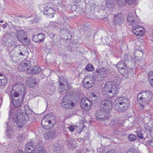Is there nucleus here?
Listing matches in <instances>:
<instances>
[{"label": "nucleus", "instance_id": "58", "mask_svg": "<svg viewBox=\"0 0 153 153\" xmlns=\"http://www.w3.org/2000/svg\"><path fill=\"white\" fill-rule=\"evenodd\" d=\"M59 85L60 86H62L63 85V83L62 82H60Z\"/></svg>", "mask_w": 153, "mask_h": 153}, {"label": "nucleus", "instance_id": "29", "mask_svg": "<svg viewBox=\"0 0 153 153\" xmlns=\"http://www.w3.org/2000/svg\"><path fill=\"white\" fill-rule=\"evenodd\" d=\"M21 47H19V50L17 51L18 53L20 56H24L25 54L27 53V52L25 51V48L24 47L22 48V49H21Z\"/></svg>", "mask_w": 153, "mask_h": 153}, {"label": "nucleus", "instance_id": "39", "mask_svg": "<svg viewBox=\"0 0 153 153\" xmlns=\"http://www.w3.org/2000/svg\"><path fill=\"white\" fill-rule=\"evenodd\" d=\"M117 3L121 6H124V0H117Z\"/></svg>", "mask_w": 153, "mask_h": 153}, {"label": "nucleus", "instance_id": "32", "mask_svg": "<svg viewBox=\"0 0 153 153\" xmlns=\"http://www.w3.org/2000/svg\"><path fill=\"white\" fill-rule=\"evenodd\" d=\"M128 138L130 141H133L136 139V137L134 134H131L128 135Z\"/></svg>", "mask_w": 153, "mask_h": 153}, {"label": "nucleus", "instance_id": "28", "mask_svg": "<svg viewBox=\"0 0 153 153\" xmlns=\"http://www.w3.org/2000/svg\"><path fill=\"white\" fill-rule=\"evenodd\" d=\"M120 122L119 120H112L110 123V124L111 126L113 127L118 126L119 125Z\"/></svg>", "mask_w": 153, "mask_h": 153}, {"label": "nucleus", "instance_id": "61", "mask_svg": "<svg viewBox=\"0 0 153 153\" xmlns=\"http://www.w3.org/2000/svg\"><path fill=\"white\" fill-rule=\"evenodd\" d=\"M0 22L1 23H2L3 22V21L2 20H1L0 21Z\"/></svg>", "mask_w": 153, "mask_h": 153}, {"label": "nucleus", "instance_id": "35", "mask_svg": "<svg viewBox=\"0 0 153 153\" xmlns=\"http://www.w3.org/2000/svg\"><path fill=\"white\" fill-rule=\"evenodd\" d=\"M34 150L31 149L30 148H29L26 146L25 148V152L26 153H32L33 151Z\"/></svg>", "mask_w": 153, "mask_h": 153}, {"label": "nucleus", "instance_id": "9", "mask_svg": "<svg viewBox=\"0 0 153 153\" xmlns=\"http://www.w3.org/2000/svg\"><path fill=\"white\" fill-rule=\"evenodd\" d=\"M107 73L106 68H102L96 70L95 73L94 74L93 77L95 80L98 81H100L105 77Z\"/></svg>", "mask_w": 153, "mask_h": 153}, {"label": "nucleus", "instance_id": "62", "mask_svg": "<svg viewBox=\"0 0 153 153\" xmlns=\"http://www.w3.org/2000/svg\"><path fill=\"white\" fill-rule=\"evenodd\" d=\"M20 17V16H19V17ZM19 17H18V16H16V19H17Z\"/></svg>", "mask_w": 153, "mask_h": 153}, {"label": "nucleus", "instance_id": "14", "mask_svg": "<svg viewBox=\"0 0 153 153\" xmlns=\"http://www.w3.org/2000/svg\"><path fill=\"white\" fill-rule=\"evenodd\" d=\"M45 139L46 140H52L56 136V131L55 129L49 131L44 134Z\"/></svg>", "mask_w": 153, "mask_h": 153}, {"label": "nucleus", "instance_id": "30", "mask_svg": "<svg viewBox=\"0 0 153 153\" xmlns=\"http://www.w3.org/2000/svg\"><path fill=\"white\" fill-rule=\"evenodd\" d=\"M114 6L113 4H107L106 5V7H104V9L103 8H100V10H99V11H102V12H104L105 10H106L107 8L108 10H110L111 8L113 7Z\"/></svg>", "mask_w": 153, "mask_h": 153}, {"label": "nucleus", "instance_id": "40", "mask_svg": "<svg viewBox=\"0 0 153 153\" xmlns=\"http://www.w3.org/2000/svg\"><path fill=\"white\" fill-rule=\"evenodd\" d=\"M125 2L129 4H132L134 3L136 0H125Z\"/></svg>", "mask_w": 153, "mask_h": 153}, {"label": "nucleus", "instance_id": "24", "mask_svg": "<svg viewBox=\"0 0 153 153\" xmlns=\"http://www.w3.org/2000/svg\"><path fill=\"white\" fill-rule=\"evenodd\" d=\"M125 65L123 68L119 70V72L121 74L123 75H124L125 74H127L128 72V70L127 67V64L125 63Z\"/></svg>", "mask_w": 153, "mask_h": 153}, {"label": "nucleus", "instance_id": "11", "mask_svg": "<svg viewBox=\"0 0 153 153\" xmlns=\"http://www.w3.org/2000/svg\"><path fill=\"white\" fill-rule=\"evenodd\" d=\"M80 105L81 108L85 110H88L91 108V101L87 97L82 98L81 100Z\"/></svg>", "mask_w": 153, "mask_h": 153}, {"label": "nucleus", "instance_id": "49", "mask_svg": "<svg viewBox=\"0 0 153 153\" xmlns=\"http://www.w3.org/2000/svg\"><path fill=\"white\" fill-rule=\"evenodd\" d=\"M107 4H113L112 3V1L111 0H107L106 1Z\"/></svg>", "mask_w": 153, "mask_h": 153}, {"label": "nucleus", "instance_id": "45", "mask_svg": "<svg viewBox=\"0 0 153 153\" xmlns=\"http://www.w3.org/2000/svg\"><path fill=\"white\" fill-rule=\"evenodd\" d=\"M121 131V130H120L119 129H117L115 130L113 132V133L114 134L117 135L119 134L120 133Z\"/></svg>", "mask_w": 153, "mask_h": 153}, {"label": "nucleus", "instance_id": "21", "mask_svg": "<svg viewBox=\"0 0 153 153\" xmlns=\"http://www.w3.org/2000/svg\"><path fill=\"white\" fill-rule=\"evenodd\" d=\"M44 13L45 15L48 16L53 15L52 16H53V14L56 13V11L52 7H49L47 6L45 8L44 7Z\"/></svg>", "mask_w": 153, "mask_h": 153}, {"label": "nucleus", "instance_id": "51", "mask_svg": "<svg viewBox=\"0 0 153 153\" xmlns=\"http://www.w3.org/2000/svg\"><path fill=\"white\" fill-rule=\"evenodd\" d=\"M12 53V52H11L10 53V56L11 58H12L13 57V54Z\"/></svg>", "mask_w": 153, "mask_h": 153}, {"label": "nucleus", "instance_id": "54", "mask_svg": "<svg viewBox=\"0 0 153 153\" xmlns=\"http://www.w3.org/2000/svg\"><path fill=\"white\" fill-rule=\"evenodd\" d=\"M68 49H69V50H70V49H71V50H70V51H71V52H72V51H74V50H72L71 48V47H70V46H68Z\"/></svg>", "mask_w": 153, "mask_h": 153}, {"label": "nucleus", "instance_id": "22", "mask_svg": "<svg viewBox=\"0 0 153 153\" xmlns=\"http://www.w3.org/2000/svg\"><path fill=\"white\" fill-rule=\"evenodd\" d=\"M53 150L54 153H62V147L60 144H58L57 143H55L53 145Z\"/></svg>", "mask_w": 153, "mask_h": 153}, {"label": "nucleus", "instance_id": "25", "mask_svg": "<svg viewBox=\"0 0 153 153\" xmlns=\"http://www.w3.org/2000/svg\"><path fill=\"white\" fill-rule=\"evenodd\" d=\"M26 146L29 148H30L31 149L34 150L35 149L37 148V146L35 145V143L31 141H30L27 142L26 144Z\"/></svg>", "mask_w": 153, "mask_h": 153}, {"label": "nucleus", "instance_id": "50", "mask_svg": "<svg viewBox=\"0 0 153 153\" xmlns=\"http://www.w3.org/2000/svg\"><path fill=\"white\" fill-rule=\"evenodd\" d=\"M150 84L151 86L153 87V80H149Z\"/></svg>", "mask_w": 153, "mask_h": 153}, {"label": "nucleus", "instance_id": "16", "mask_svg": "<svg viewBox=\"0 0 153 153\" xmlns=\"http://www.w3.org/2000/svg\"><path fill=\"white\" fill-rule=\"evenodd\" d=\"M83 85L86 89H89L93 87L94 85V80H91L88 77H85L83 80Z\"/></svg>", "mask_w": 153, "mask_h": 153}, {"label": "nucleus", "instance_id": "47", "mask_svg": "<svg viewBox=\"0 0 153 153\" xmlns=\"http://www.w3.org/2000/svg\"><path fill=\"white\" fill-rule=\"evenodd\" d=\"M59 91L62 94H64V91L63 87L62 88H60L59 89Z\"/></svg>", "mask_w": 153, "mask_h": 153}, {"label": "nucleus", "instance_id": "46", "mask_svg": "<svg viewBox=\"0 0 153 153\" xmlns=\"http://www.w3.org/2000/svg\"><path fill=\"white\" fill-rule=\"evenodd\" d=\"M149 144L150 146L153 147V141L151 140H148L146 141Z\"/></svg>", "mask_w": 153, "mask_h": 153}, {"label": "nucleus", "instance_id": "6", "mask_svg": "<svg viewBox=\"0 0 153 153\" xmlns=\"http://www.w3.org/2000/svg\"><path fill=\"white\" fill-rule=\"evenodd\" d=\"M152 98V93L149 90L143 91L137 96L138 102H142L144 104H148L151 100Z\"/></svg>", "mask_w": 153, "mask_h": 153}, {"label": "nucleus", "instance_id": "4", "mask_svg": "<svg viewBox=\"0 0 153 153\" xmlns=\"http://www.w3.org/2000/svg\"><path fill=\"white\" fill-rule=\"evenodd\" d=\"M114 108L118 112H124L130 107V101L126 97L122 96L115 99Z\"/></svg>", "mask_w": 153, "mask_h": 153}, {"label": "nucleus", "instance_id": "3", "mask_svg": "<svg viewBox=\"0 0 153 153\" xmlns=\"http://www.w3.org/2000/svg\"><path fill=\"white\" fill-rule=\"evenodd\" d=\"M29 119V116L27 114L24 113L20 114V112L18 111L16 113V110H14L10 108L9 112V120H13L14 122L16 123L18 127L22 128L25 123L28 121Z\"/></svg>", "mask_w": 153, "mask_h": 153}, {"label": "nucleus", "instance_id": "38", "mask_svg": "<svg viewBox=\"0 0 153 153\" xmlns=\"http://www.w3.org/2000/svg\"><path fill=\"white\" fill-rule=\"evenodd\" d=\"M38 149L37 153H46L45 151L42 147H39Z\"/></svg>", "mask_w": 153, "mask_h": 153}, {"label": "nucleus", "instance_id": "63", "mask_svg": "<svg viewBox=\"0 0 153 153\" xmlns=\"http://www.w3.org/2000/svg\"><path fill=\"white\" fill-rule=\"evenodd\" d=\"M147 138H146L145 137L144 138V139L146 140V139Z\"/></svg>", "mask_w": 153, "mask_h": 153}, {"label": "nucleus", "instance_id": "57", "mask_svg": "<svg viewBox=\"0 0 153 153\" xmlns=\"http://www.w3.org/2000/svg\"><path fill=\"white\" fill-rule=\"evenodd\" d=\"M106 153H114V152H112V151H108L107 152H106Z\"/></svg>", "mask_w": 153, "mask_h": 153}, {"label": "nucleus", "instance_id": "2", "mask_svg": "<svg viewBox=\"0 0 153 153\" xmlns=\"http://www.w3.org/2000/svg\"><path fill=\"white\" fill-rule=\"evenodd\" d=\"M127 22L131 26L132 33L135 35L141 36L144 34V29L141 26L140 19L134 13H128L127 17Z\"/></svg>", "mask_w": 153, "mask_h": 153}, {"label": "nucleus", "instance_id": "5", "mask_svg": "<svg viewBox=\"0 0 153 153\" xmlns=\"http://www.w3.org/2000/svg\"><path fill=\"white\" fill-rule=\"evenodd\" d=\"M102 91L105 94H110L109 97L112 98L117 94L118 88L113 85V82H108L106 83L102 88Z\"/></svg>", "mask_w": 153, "mask_h": 153}, {"label": "nucleus", "instance_id": "48", "mask_svg": "<svg viewBox=\"0 0 153 153\" xmlns=\"http://www.w3.org/2000/svg\"><path fill=\"white\" fill-rule=\"evenodd\" d=\"M74 103L73 102H71L70 101V108H71L72 107L74 106Z\"/></svg>", "mask_w": 153, "mask_h": 153}, {"label": "nucleus", "instance_id": "55", "mask_svg": "<svg viewBox=\"0 0 153 153\" xmlns=\"http://www.w3.org/2000/svg\"><path fill=\"white\" fill-rule=\"evenodd\" d=\"M92 97H95V98L96 97L97 98L96 95H95V94H92Z\"/></svg>", "mask_w": 153, "mask_h": 153}, {"label": "nucleus", "instance_id": "1", "mask_svg": "<svg viewBox=\"0 0 153 153\" xmlns=\"http://www.w3.org/2000/svg\"><path fill=\"white\" fill-rule=\"evenodd\" d=\"M10 93L14 106L16 108L21 106L25 94L24 85L21 83L16 84L13 86Z\"/></svg>", "mask_w": 153, "mask_h": 153}, {"label": "nucleus", "instance_id": "33", "mask_svg": "<svg viewBox=\"0 0 153 153\" xmlns=\"http://www.w3.org/2000/svg\"><path fill=\"white\" fill-rule=\"evenodd\" d=\"M18 142H22L25 140V137L23 134H20L17 137Z\"/></svg>", "mask_w": 153, "mask_h": 153}, {"label": "nucleus", "instance_id": "15", "mask_svg": "<svg viewBox=\"0 0 153 153\" xmlns=\"http://www.w3.org/2000/svg\"><path fill=\"white\" fill-rule=\"evenodd\" d=\"M6 124L7 125V132H6V135L8 137L10 138V137L13 135L14 133L13 130V122H6Z\"/></svg>", "mask_w": 153, "mask_h": 153}, {"label": "nucleus", "instance_id": "27", "mask_svg": "<svg viewBox=\"0 0 153 153\" xmlns=\"http://www.w3.org/2000/svg\"><path fill=\"white\" fill-rule=\"evenodd\" d=\"M125 65V62H124L123 61H120L116 65V67L119 71V70L123 68Z\"/></svg>", "mask_w": 153, "mask_h": 153}, {"label": "nucleus", "instance_id": "23", "mask_svg": "<svg viewBox=\"0 0 153 153\" xmlns=\"http://www.w3.org/2000/svg\"><path fill=\"white\" fill-rule=\"evenodd\" d=\"M7 79L5 76L2 74L0 73V87L4 86L7 84Z\"/></svg>", "mask_w": 153, "mask_h": 153}, {"label": "nucleus", "instance_id": "34", "mask_svg": "<svg viewBox=\"0 0 153 153\" xmlns=\"http://www.w3.org/2000/svg\"><path fill=\"white\" fill-rule=\"evenodd\" d=\"M140 131L137 130L136 133L137 134V137L140 139H142L144 138V137L143 136V134L141 133L140 130V129H139Z\"/></svg>", "mask_w": 153, "mask_h": 153}, {"label": "nucleus", "instance_id": "13", "mask_svg": "<svg viewBox=\"0 0 153 153\" xmlns=\"http://www.w3.org/2000/svg\"><path fill=\"white\" fill-rule=\"evenodd\" d=\"M108 113L105 112L103 109L97 111L96 114L97 120L98 121L105 120L107 118L105 116Z\"/></svg>", "mask_w": 153, "mask_h": 153}, {"label": "nucleus", "instance_id": "36", "mask_svg": "<svg viewBox=\"0 0 153 153\" xmlns=\"http://www.w3.org/2000/svg\"><path fill=\"white\" fill-rule=\"evenodd\" d=\"M148 79L149 80H153V71H150L148 74Z\"/></svg>", "mask_w": 153, "mask_h": 153}, {"label": "nucleus", "instance_id": "8", "mask_svg": "<svg viewBox=\"0 0 153 153\" xmlns=\"http://www.w3.org/2000/svg\"><path fill=\"white\" fill-rule=\"evenodd\" d=\"M17 40L24 45H28L30 44L29 39L25 35V32L23 30L17 32Z\"/></svg>", "mask_w": 153, "mask_h": 153}, {"label": "nucleus", "instance_id": "52", "mask_svg": "<svg viewBox=\"0 0 153 153\" xmlns=\"http://www.w3.org/2000/svg\"><path fill=\"white\" fill-rule=\"evenodd\" d=\"M74 143L73 142H71V141H70L68 145H69L70 144L72 146H74Z\"/></svg>", "mask_w": 153, "mask_h": 153}, {"label": "nucleus", "instance_id": "7", "mask_svg": "<svg viewBox=\"0 0 153 153\" xmlns=\"http://www.w3.org/2000/svg\"><path fill=\"white\" fill-rule=\"evenodd\" d=\"M56 123L54 117L52 116H47L41 121L42 127L47 129L53 128Z\"/></svg>", "mask_w": 153, "mask_h": 153}, {"label": "nucleus", "instance_id": "20", "mask_svg": "<svg viewBox=\"0 0 153 153\" xmlns=\"http://www.w3.org/2000/svg\"><path fill=\"white\" fill-rule=\"evenodd\" d=\"M42 71V69L38 66H34L30 68L27 71V74H38Z\"/></svg>", "mask_w": 153, "mask_h": 153}, {"label": "nucleus", "instance_id": "17", "mask_svg": "<svg viewBox=\"0 0 153 153\" xmlns=\"http://www.w3.org/2000/svg\"><path fill=\"white\" fill-rule=\"evenodd\" d=\"M124 19L122 14H117L114 16V24L116 25H121L123 23Z\"/></svg>", "mask_w": 153, "mask_h": 153}, {"label": "nucleus", "instance_id": "53", "mask_svg": "<svg viewBox=\"0 0 153 153\" xmlns=\"http://www.w3.org/2000/svg\"><path fill=\"white\" fill-rule=\"evenodd\" d=\"M97 98L96 97L95 98L94 97H91V100L93 101H95V100H96L97 99Z\"/></svg>", "mask_w": 153, "mask_h": 153}, {"label": "nucleus", "instance_id": "44", "mask_svg": "<svg viewBox=\"0 0 153 153\" xmlns=\"http://www.w3.org/2000/svg\"><path fill=\"white\" fill-rule=\"evenodd\" d=\"M77 6L76 5H73L71 6V11L73 12L74 11L75 12Z\"/></svg>", "mask_w": 153, "mask_h": 153}, {"label": "nucleus", "instance_id": "10", "mask_svg": "<svg viewBox=\"0 0 153 153\" xmlns=\"http://www.w3.org/2000/svg\"><path fill=\"white\" fill-rule=\"evenodd\" d=\"M101 105L102 106V109L106 113H109L112 108V103L111 101L108 99H105L101 102Z\"/></svg>", "mask_w": 153, "mask_h": 153}, {"label": "nucleus", "instance_id": "60", "mask_svg": "<svg viewBox=\"0 0 153 153\" xmlns=\"http://www.w3.org/2000/svg\"><path fill=\"white\" fill-rule=\"evenodd\" d=\"M33 83L34 84H35V85H36V81L34 82V81H33Z\"/></svg>", "mask_w": 153, "mask_h": 153}, {"label": "nucleus", "instance_id": "19", "mask_svg": "<svg viewBox=\"0 0 153 153\" xmlns=\"http://www.w3.org/2000/svg\"><path fill=\"white\" fill-rule=\"evenodd\" d=\"M45 37L43 33H39L33 36V40L36 42L40 43L44 42Z\"/></svg>", "mask_w": 153, "mask_h": 153}, {"label": "nucleus", "instance_id": "12", "mask_svg": "<svg viewBox=\"0 0 153 153\" xmlns=\"http://www.w3.org/2000/svg\"><path fill=\"white\" fill-rule=\"evenodd\" d=\"M31 65V62L30 60H25L23 61L19 65V69L21 71H28Z\"/></svg>", "mask_w": 153, "mask_h": 153}, {"label": "nucleus", "instance_id": "43", "mask_svg": "<svg viewBox=\"0 0 153 153\" xmlns=\"http://www.w3.org/2000/svg\"><path fill=\"white\" fill-rule=\"evenodd\" d=\"M82 10V8H80L79 6H77L75 12L76 13H80Z\"/></svg>", "mask_w": 153, "mask_h": 153}, {"label": "nucleus", "instance_id": "42", "mask_svg": "<svg viewBox=\"0 0 153 153\" xmlns=\"http://www.w3.org/2000/svg\"><path fill=\"white\" fill-rule=\"evenodd\" d=\"M64 88V93H65L68 92V87L67 85H65L63 86Z\"/></svg>", "mask_w": 153, "mask_h": 153}, {"label": "nucleus", "instance_id": "56", "mask_svg": "<svg viewBox=\"0 0 153 153\" xmlns=\"http://www.w3.org/2000/svg\"><path fill=\"white\" fill-rule=\"evenodd\" d=\"M6 27V25H4V24H3L2 25V27L3 28H5Z\"/></svg>", "mask_w": 153, "mask_h": 153}, {"label": "nucleus", "instance_id": "41", "mask_svg": "<svg viewBox=\"0 0 153 153\" xmlns=\"http://www.w3.org/2000/svg\"><path fill=\"white\" fill-rule=\"evenodd\" d=\"M127 153H139L137 151L133 149H130Z\"/></svg>", "mask_w": 153, "mask_h": 153}, {"label": "nucleus", "instance_id": "26", "mask_svg": "<svg viewBox=\"0 0 153 153\" xmlns=\"http://www.w3.org/2000/svg\"><path fill=\"white\" fill-rule=\"evenodd\" d=\"M124 61L125 64H127V62H129V61L131 62V60L132 59V58L131 56L128 54L126 53L124 56Z\"/></svg>", "mask_w": 153, "mask_h": 153}, {"label": "nucleus", "instance_id": "31", "mask_svg": "<svg viewBox=\"0 0 153 153\" xmlns=\"http://www.w3.org/2000/svg\"><path fill=\"white\" fill-rule=\"evenodd\" d=\"M85 69L89 71H92L94 70V68L93 65L91 64H88L86 66Z\"/></svg>", "mask_w": 153, "mask_h": 153}, {"label": "nucleus", "instance_id": "18", "mask_svg": "<svg viewBox=\"0 0 153 153\" xmlns=\"http://www.w3.org/2000/svg\"><path fill=\"white\" fill-rule=\"evenodd\" d=\"M68 96L66 95L64 97L62 100L61 105L64 108H70V101L68 99Z\"/></svg>", "mask_w": 153, "mask_h": 153}, {"label": "nucleus", "instance_id": "37", "mask_svg": "<svg viewBox=\"0 0 153 153\" xmlns=\"http://www.w3.org/2000/svg\"><path fill=\"white\" fill-rule=\"evenodd\" d=\"M77 126H76L71 125L68 128L70 131L73 132L77 128Z\"/></svg>", "mask_w": 153, "mask_h": 153}, {"label": "nucleus", "instance_id": "59", "mask_svg": "<svg viewBox=\"0 0 153 153\" xmlns=\"http://www.w3.org/2000/svg\"><path fill=\"white\" fill-rule=\"evenodd\" d=\"M17 153H23V152L22 151H20Z\"/></svg>", "mask_w": 153, "mask_h": 153}]
</instances>
